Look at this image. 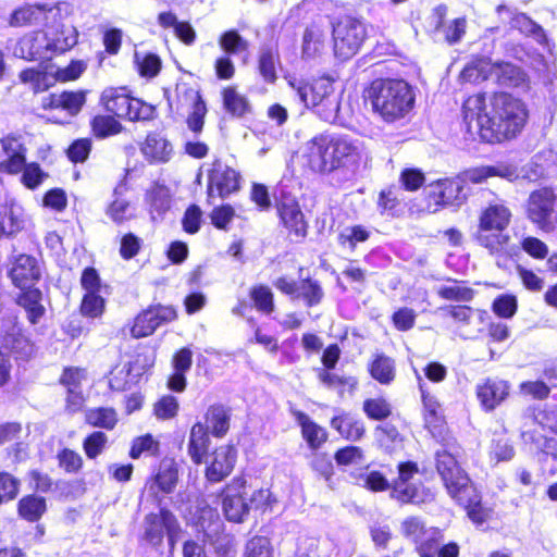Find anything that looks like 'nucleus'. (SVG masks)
<instances>
[{"instance_id":"obj_1","label":"nucleus","mask_w":557,"mask_h":557,"mask_svg":"<svg viewBox=\"0 0 557 557\" xmlns=\"http://www.w3.org/2000/svg\"><path fill=\"white\" fill-rule=\"evenodd\" d=\"M462 114L467 133L487 144L515 138L528 120L525 104L506 92L495 94L488 104L485 95L470 96L463 102Z\"/></svg>"},{"instance_id":"obj_2","label":"nucleus","mask_w":557,"mask_h":557,"mask_svg":"<svg viewBox=\"0 0 557 557\" xmlns=\"http://www.w3.org/2000/svg\"><path fill=\"white\" fill-rule=\"evenodd\" d=\"M78 32L73 25L47 24L44 29L25 34L14 48V55L27 61L51 60L53 55L72 49Z\"/></svg>"},{"instance_id":"obj_3","label":"nucleus","mask_w":557,"mask_h":557,"mask_svg":"<svg viewBox=\"0 0 557 557\" xmlns=\"http://www.w3.org/2000/svg\"><path fill=\"white\" fill-rule=\"evenodd\" d=\"M373 112L387 123L404 119L414 106V92L404 79L376 78L366 89Z\"/></svg>"},{"instance_id":"obj_4","label":"nucleus","mask_w":557,"mask_h":557,"mask_svg":"<svg viewBox=\"0 0 557 557\" xmlns=\"http://www.w3.org/2000/svg\"><path fill=\"white\" fill-rule=\"evenodd\" d=\"M510 216L511 213L507 207L491 205L482 211L480 223L473 233L474 240L496 258V264L502 269L507 268L515 251V248L509 244L510 236L505 233Z\"/></svg>"},{"instance_id":"obj_5","label":"nucleus","mask_w":557,"mask_h":557,"mask_svg":"<svg viewBox=\"0 0 557 557\" xmlns=\"http://www.w3.org/2000/svg\"><path fill=\"white\" fill-rule=\"evenodd\" d=\"M289 85L299 101L310 109L321 120L329 123L341 121V92L334 87L329 77H319L312 81L294 78Z\"/></svg>"},{"instance_id":"obj_6","label":"nucleus","mask_w":557,"mask_h":557,"mask_svg":"<svg viewBox=\"0 0 557 557\" xmlns=\"http://www.w3.org/2000/svg\"><path fill=\"white\" fill-rule=\"evenodd\" d=\"M310 164L321 173L357 163L359 150L347 136L323 133L310 141Z\"/></svg>"},{"instance_id":"obj_7","label":"nucleus","mask_w":557,"mask_h":557,"mask_svg":"<svg viewBox=\"0 0 557 557\" xmlns=\"http://www.w3.org/2000/svg\"><path fill=\"white\" fill-rule=\"evenodd\" d=\"M104 109L120 119L146 121L153 116L154 108L128 95L125 87L106 88L100 98Z\"/></svg>"},{"instance_id":"obj_8","label":"nucleus","mask_w":557,"mask_h":557,"mask_svg":"<svg viewBox=\"0 0 557 557\" xmlns=\"http://www.w3.org/2000/svg\"><path fill=\"white\" fill-rule=\"evenodd\" d=\"M557 195L550 187L533 190L527 201V216L540 230L550 233L557 230Z\"/></svg>"},{"instance_id":"obj_9","label":"nucleus","mask_w":557,"mask_h":557,"mask_svg":"<svg viewBox=\"0 0 557 557\" xmlns=\"http://www.w3.org/2000/svg\"><path fill=\"white\" fill-rule=\"evenodd\" d=\"M274 199L284 227L288 230L290 236L295 237L296 242L302 240L307 236L308 224L297 197L287 189L286 185L280 184L274 193Z\"/></svg>"},{"instance_id":"obj_10","label":"nucleus","mask_w":557,"mask_h":557,"mask_svg":"<svg viewBox=\"0 0 557 557\" xmlns=\"http://www.w3.org/2000/svg\"><path fill=\"white\" fill-rule=\"evenodd\" d=\"M70 4L59 2L55 5L28 4L14 10L10 16L9 24L13 27L28 25L60 24L69 14Z\"/></svg>"},{"instance_id":"obj_11","label":"nucleus","mask_w":557,"mask_h":557,"mask_svg":"<svg viewBox=\"0 0 557 557\" xmlns=\"http://www.w3.org/2000/svg\"><path fill=\"white\" fill-rule=\"evenodd\" d=\"M418 472L414 462H401L398 465V478L392 483L391 497L403 504H425L434 499L430 488L423 484L410 483V479Z\"/></svg>"},{"instance_id":"obj_12","label":"nucleus","mask_w":557,"mask_h":557,"mask_svg":"<svg viewBox=\"0 0 557 557\" xmlns=\"http://www.w3.org/2000/svg\"><path fill=\"white\" fill-rule=\"evenodd\" d=\"M367 36L366 27L357 18L347 17L333 28L335 53L348 59L356 54Z\"/></svg>"},{"instance_id":"obj_13","label":"nucleus","mask_w":557,"mask_h":557,"mask_svg":"<svg viewBox=\"0 0 557 557\" xmlns=\"http://www.w3.org/2000/svg\"><path fill=\"white\" fill-rule=\"evenodd\" d=\"M435 461L436 470L450 496L469 491L470 479L450 451L446 449L437 450Z\"/></svg>"},{"instance_id":"obj_14","label":"nucleus","mask_w":557,"mask_h":557,"mask_svg":"<svg viewBox=\"0 0 557 557\" xmlns=\"http://www.w3.org/2000/svg\"><path fill=\"white\" fill-rule=\"evenodd\" d=\"M1 346L15 355L16 359H28L34 351L33 343L24 334L16 317H7L0 326Z\"/></svg>"},{"instance_id":"obj_15","label":"nucleus","mask_w":557,"mask_h":557,"mask_svg":"<svg viewBox=\"0 0 557 557\" xmlns=\"http://www.w3.org/2000/svg\"><path fill=\"white\" fill-rule=\"evenodd\" d=\"M471 181L466 177V171L454 178L438 180L430 187L431 196L435 198L437 205L460 207L467 199Z\"/></svg>"},{"instance_id":"obj_16","label":"nucleus","mask_w":557,"mask_h":557,"mask_svg":"<svg viewBox=\"0 0 557 557\" xmlns=\"http://www.w3.org/2000/svg\"><path fill=\"white\" fill-rule=\"evenodd\" d=\"M176 318V311L171 306H150L139 313L131 329L132 336L135 338L151 335L160 325L168 323Z\"/></svg>"},{"instance_id":"obj_17","label":"nucleus","mask_w":557,"mask_h":557,"mask_svg":"<svg viewBox=\"0 0 557 557\" xmlns=\"http://www.w3.org/2000/svg\"><path fill=\"white\" fill-rule=\"evenodd\" d=\"M175 527L174 513L165 507H161L158 513L151 512L144 520L143 539L152 547L158 548L162 545L168 529Z\"/></svg>"},{"instance_id":"obj_18","label":"nucleus","mask_w":557,"mask_h":557,"mask_svg":"<svg viewBox=\"0 0 557 557\" xmlns=\"http://www.w3.org/2000/svg\"><path fill=\"white\" fill-rule=\"evenodd\" d=\"M510 385L498 377H486L478 383L475 393L484 411H493L509 395Z\"/></svg>"},{"instance_id":"obj_19","label":"nucleus","mask_w":557,"mask_h":557,"mask_svg":"<svg viewBox=\"0 0 557 557\" xmlns=\"http://www.w3.org/2000/svg\"><path fill=\"white\" fill-rule=\"evenodd\" d=\"M9 276L20 289L34 286L41 276L37 259L25 253L16 256L9 271Z\"/></svg>"},{"instance_id":"obj_20","label":"nucleus","mask_w":557,"mask_h":557,"mask_svg":"<svg viewBox=\"0 0 557 557\" xmlns=\"http://www.w3.org/2000/svg\"><path fill=\"white\" fill-rule=\"evenodd\" d=\"M237 457L236 449L231 445L216 448L212 454V460L206 468V479L210 483L222 482L231 474Z\"/></svg>"},{"instance_id":"obj_21","label":"nucleus","mask_w":557,"mask_h":557,"mask_svg":"<svg viewBox=\"0 0 557 557\" xmlns=\"http://www.w3.org/2000/svg\"><path fill=\"white\" fill-rule=\"evenodd\" d=\"M7 159L0 162V171L9 174H17L22 171L26 161V148L22 137L10 134L0 139Z\"/></svg>"},{"instance_id":"obj_22","label":"nucleus","mask_w":557,"mask_h":557,"mask_svg":"<svg viewBox=\"0 0 557 557\" xmlns=\"http://www.w3.org/2000/svg\"><path fill=\"white\" fill-rule=\"evenodd\" d=\"M208 178L209 197H213L214 191H216L218 196L225 198L239 188V175L235 170L228 166H222L221 164L215 165L210 171Z\"/></svg>"},{"instance_id":"obj_23","label":"nucleus","mask_w":557,"mask_h":557,"mask_svg":"<svg viewBox=\"0 0 557 557\" xmlns=\"http://www.w3.org/2000/svg\"><path fill=\"white\" fill-rule=\"evenodd\" d=\"M145 203L148 206L151 220L162 221L172 205V195L169 187L157 182L153 183L146 190Z\"/></svg>"},{"instance_id":"obj_24","label":"nucleus","mask_w":557,"mask_h":557,"mask_svg":"<svg viewBox=\"0 0 557 557\" xmlns=\"http://www.w3.org/2000/svg\"><path fill=\"white\" fill-rule=\"evenodd\" d=\"M86 102L85 91H62L60 94L52 92L42 101L45 109H62L71 116L78 114Z\"/></svg>"},{"instance_id":"obj_25","label":"nucleus","mask_w":557,"mask_h":557,"mask_svg":"<svg viewBox=\"0 0 557 557\" xmlns=\"http://www.w3.org/2000/svg\"><path fill=\"white\" fill-rule=\"evenodd\" d=\"M141 152L149 162L165 163L172 158L173 146L160 133H149L141 147Z\"/></svg>"},{"instance_id":"obj_26","label":"nucleus","mask_w":557,"mask_h":557,"mask_svg":"<svg viewBox=\"0 0 557 557\" xmlns=\"http://www.w3.org/2000/svg\"><path fill=\"white\" fill-rule=\"evenodd\" d=\"M16 302L25 310L26 318L33 325L39 323L46 314V308L42 305V293L39 288L30 286L21 289Z\"/></svg>"},{"instance_id":"obj_27","label":"nucleus","mask_w":557,"mask_h":557,"mask_svg":"<svg viewBox=\"0 0 557 557\" xmlns=\"http://www.w3.org/2000/svg\"><path fill=\"white\" fill-rule=\"evenodd\" d=\"M497 13L502 16L506 13L509 16L511 28L518 29L522 34L533 36L537 41L545 39V32L541 25L534 22L525 13H513L508 7L500 4L497 7Z\"/></svg>"},{"instance_id":"obj_28","label":"nucleus","mask_w":557,"mask_h":557,"mask_svg":"<svg viewBox=\"0 0 557 557\" xmlns=\"http://www.w3.org/2000/svg\"><path fill=\"white\" fill-rule=\"evenodd\" d=\"M209 444L208 428L201 422L195 423L189 434L188 454L196 465L203 462V458L208 454Z\"/></svg>"},{"instance_id":"obj_29","label":"nucleus","mask_w":557,"mask_h":557,"mask_svg":"<svg viewBox=\"0 0 557 557\" xmlns=\"http://www.w3.org/2000/svg\"><path fill=\"white\" fill-rule=\"evenodd\" d=\"M451 497L467 509L468 517L474 523L482 524L486 521L488 511L482 506L481 499L472 485H469V491L454 494Z\"/></svg>"},{"instance_id":"obj_30","label":"nucleus","mask_w":557,"mask_h":557,"mask_svg":"<svg viewBox=\"0 0 557 557\" xmlns=\"http://www.w3.org/2000/svg\"><path fill=\"white\" fill-rule=\"evenodd\" d=\"M222 496V510L226 520L242 523L249 515V504L244 495L224 494Z\"/></svg>"},{"instance_id":"obj_31","label":"nucleus","mask_w":557,"mask_h":557,"mask_svg":"<svg viewBox=\"0 0 557 557\" xmlns=\"http://www.w3.org/2000/svg\"><path fill=\"white\" fill-rule=\"evenodd\" d=\"M295 418L301 426V433L308 446L311 449H318L327 440L326 431L313 422L308 414L302 411H296Z\"/></svg>"},{"instance_id":"obj_32","label":"nucleus","mask_w":557,"mask_h":557,"mask_svg":"<svg viewBox=\"0 0 557 557\" xmlns=\"http://www.w3.org/2000/svg\"><path fill=\"white\" fill-rule=\"evenodd\" d=\"M492 176H499L512 181L518 177V173L515 166L506 164L480 166L466 171V177L474 184H480Z\"/></svg>"},{"instance_id":"obj_33","label":"nucleus","mask_w":557,"mask_h":557,"mask_svg":"<svg viewBox=\"0 0 557 557\" xmlns=\"http://www.w3.org/2000/svg\"><path fill=\"white\" fill-rule=\"evenodd\" d=\"M281 65L278 50L274 46H262L259 52L258 70L262 78L273 84L276 78V67Z\"/></svg>"},{"instance_id":"obj_34","label":"nucleus","mask_w":557,"mask_h":557,"mask_svg":"<svg viewBox=\"0 0 557 557\" xmlns=\"http://www.w3.org/2000/svg\"><path fill=\"white\" fill-rule=\"evenodd\" d=\"M231 413L228 408L221 404L212 405L206 412L207 426L215 437L224 436L230 429Z\"/></svg>"},{"instance_id":"obj_35","label":"nucleus","mask_w":557,"mask_h":557,"mask_svg":"<svg viewBox=\"0 0 557 557\" xmlns=\"http://www.w3.org/2000/svg\"><path fill=\"white\" fill-rule=\"evenodd\" d=\"M331 426L335 429L341 436L349 441H359L364 434L363 422L350 414L334 417L331 420Z\"/></svg>"},{"instance_id":"obj_36","label":"nucleus","mask_w":557,"mask_h":557,"mask_svg":"<svg viewBox=\"0 0 557 557\" xmlns=\"http://www.w3.org/2000/svg\"><path fill=\"white\" fill-rule=\"evenodd\" d=\"M24 227L22 209L18 206H2L0 208V233L3 235H14Z\"/></svg>"},{"instance_id":"obj_37","label":"nucleus","mask_w":557,"mask_h":557,"mask_svg":"<svg viewBox=\"0 0 557 557\" xmlns=\"http://www.w3.org/2000/svg\"><path fill=\"white\" fill-rule=\"evenodd\" d=\"M178 480L177 465L172 459H163L160 462L154 482L160 491L170 494L174 491Z\"/></svg>"},{"instance_id":"obj_38","label":"nucleus","mask_w":557,"mask_h":557,"mask_svg":"<svg viewBox=\"0 0 557 557\" xmlns=\"http://www.w3.org/2000/svg\"><path fill=\"white\" fill-rule=\"evenodd\" d=\"M17 510L25 520L38 521L47 510L46 499L34 494L24 496L18 500Z\"/></svg>"},{"instance_id":"obj_39","label":"nucleus","mask_w":557,"mask_h":557,"mask_svg":"<svg viewBox=\"0 0 557 557\" xmlns=\"http://www.w3.org/2000/svg\"><path fill=\"white\" fill-rule=\"evenodd\" d=\"M296 299H301L309 308L320 305L324 298V290L319 281L310 277L302 278L298 284Z\"/></svg>"},{"instance_id":"obj_40","label":"nucleus","mask_w":557,"mask_h":557,"mask_svg":"<svg viewBox=\"0 0 557 557\" xmlns=\"http://www.w3.org/2000/svg\"><path fill=\"white\" fill-rule=\"evenodd\" d=\"M324 34L318 26L307 27L302 36V58L313 59L322 51Z\"/></svg>"},{"instance_id":"obj_41","label":"nucleus","mask_w":557,"mask_h":557,"mask_svg":"<svg viewBox=\"0 0 557 557\" xmlns=\"http://www.w3.org/2000/svg\"><path fill=\"white\" fill-rule=\"evenodd\" d=\"M90 126L95 137L103 139L121 133L122 124L110 115L98 114L90 121Z\"/></svg>"},{"instance_id":"obj_42","label":"nucleus","mask_w":557,"mask_h":557,"mask_svg":"<svg viewBox=\"0 0 557 557\" xmlns=\"http://www.w3.org/2000/svg\"><path fill=\"white\" fill-rule=\"evenodd\" d=\"M372 377L381 384H389L395 377L394 360L385 355H379L370 366Z\"/></svg>"},{"instance_id":"obj_43","label":"nucleus","mask_w":557,"mask_h":557,"mask_svg":"<svg viewBox=\"0 0 557 557\" xmlns=\"http://www.w3.org/2000/svg\"><path fill=\"white\" fill-rule=\"evenodd\" d=\"M252 307L258 311L270 314L274 311L273 293L267 285H256L249 292Z\"/></svg>"},{"instance_id":"obj_44","label":"nucleus","mask_w":557,"mask_h":557,"mask_svg":"<svg viewBox=\"0 0 557 557\" xmlns=\"http://www.w3.org/2000/svg\"><path fill=\"white\" fill-rule=\"evenodd\" d=\"M86 422L96 428L112 430L117 422V416L112 408H95L87 411Z\"/></svg>"},{"instance_id":"obj_45","label":"nucleus","mask_w":557,"mask_h":557,"mask_svg":"<svg viewBox=\"0 0 557 557\" xmlns=\"http://www.w3.org/2000/svg\"><path fill=\"white\" fill-rule=\"evenodd\" d=\"M495 75L498 84L506 87L518 86L524 81V73L511 63L498 64Z\"/></svg>"},{"instance_id":"obj_46","label":"nucleus","mask_w":557,"mask_h":557,"mask_svg":"<svg viewBox=\"0 0 557 557\" xmlns=\"http://www.w3.org/2000/svg\"><path fill=\"white\" fill-rule=\"evenodd\" d=\"M219 45L225 55L237 54L248 49V41L235 29L224 32L220 36Z\"/></svg>"},{"instance_id":"obj_47","label":"nucleus","mask_w":557,"mask_h":557,"mask_svg":"<svg viewBox=\"0 0 557 557\" xmlns=\"http://www.w3.org/2000/svg\"><path fill=\"white\" fill-rule=\"evenodd\" d=\"M133 363L125 364L121 370H114L109 381L110 388L116 392L129 389L136 383L135 377L140 375L139 373L133 375Z\"/></svg>"},{"instance_id":"obj_48","label":"nucleus","mask_w":557,"mask_h":557,"mask_svg":"<svg viewBox=\"0 0 557 557\" xmlns=\"http://www.w3.org/2000/svg\"><path fill=\"white\" fill-rule=\"evenodd\" d=\"M223 103L225 110L234 116H243L248 110L247 99L240 96L233 87L224 89Z\"/></svg>"},{"instance_id":"obj_49","label":"nucleus","mask_w":557,"mask_h":557,"mask_svg":"<svg viewBox=\"0 0 557 557\" xmlns=\"http://www.w3.org/2000/svg\"><path fill=\"white\" fill-rule=\"evenodd\" d=\"M189 92L194 98V111L187 119V125L190 131L200 133L203 127V119L207 111L206 103L198 91L189 89Z\"/></svg>"},{"instance_id":"obj_50","label":"nucleus","mask_w":557,"mask_h":557,"mask_svg":"<svg viewBox=\"0 0 557 557\" xmlns=\"http://www.w3.org/2000/svg\"><path fill=\"white\" fill-rule=\"evenodd\" d=\"M426 527L422 518L410 516L401 522L400 533L407 541L414 545Z\"/></svg>"},{"instance_id":"obj_51","label":"nucleus","mask_w":557,"mask_h":557,"mask_svg":"<svg viewBox=\"0 0 557 557\" xmlns=\"http://www.w3.org/2000/svg\"><path fill=\"white\" fill-rule=\"evenodd\" d=\"M492 309L499 318L510 319L515 315L518 309L517 298L509 294L499 295L494 299Z\"/></svg>"},{"instance_id":"obj_52","label":"nucleus","mask_w":557,"mask_h":557,"mask_svg":"<svg viewBox=\"0 0 557 557\" xmlns=\"http://www.w3.org/2000/svg\"><path fill=\"white\" fill-rule=\"evenodd\" d=\"M363 411L372 420H384L391 416L392 408L383 398H370L363 401Z\"/></svg>"},{"instance_id":"obj_53","label":"nucleus","mask_w":557,"mask_h":557,"mask_svg":"<svg viewBox=\"0 0 557 557\" xmlns=\"http://www.w3.org/2000/svg\"><path fill=\"white\" fill-rule=\"evenodd\" d=\"M444 541V532L437 527H430L429 537L423 541L420 548L417 550L420 557H435L438 546Z\"/></svg>"},{"instance_id":"obj_54","label":"nucleus","mask_w":557,"mask_h":557,"mask_svg":"<svg viewBox=\"0 0 557 557\" xmlns=\"http://www.w3.org/2000/svg\"><path fill=\"white\" fill-rule=\"evenodd\" d=\"M334 459L338 466H360L364 462L363 450L358 446H346L338 449Z\"/></svg>"},{"instance_id":"obj_55","label":"nucleus","mask_w":557,"mask_h":557,"mask_svg":"<svg viewBox=\"0 0 557 557\" xmlns=\"http://www.w3.org/2000/svg\"><path fill=\"white\" fill-rule=\"evenodd\" d=\"M104 310V299L99 293H86L82 304L81 312L88 318H97L102 314Z\"/></svg>"},{"instance_id":"obj_56","label":"nucleus","mask_w":557,"mask_h":557,"mask_svg":"<svg viewBox=\"0 0 557 557\" xmlns=\"http://www.w3.org/2000/svg\"><path fill=\"white\" fill-rule=\"evenodd\" d=\"M491 456L499 461H508L515 456V449L508 437L504 435L495 436L492 440Z\"/></svg>"},{"instance_id":"obj_57","label":"nucleus","mask_w":557,"mask_h":557,"mask_svg":"<svg viewBox=\"0 0 557 557\" xmlns=\"http://www.w3.org/2000/svg\"><path fill=\"white\" fill-rule=\"evenodd\" d=\"M108 443V436L101 431H95L89 434L83 443V448L89 459L99 456Z\"/></svg>"},{"instance_id":"obj_58","label":"nucleus","mask_w":557,"mask_h":557,"mask_svg":"<svg viewBox=\"0 0 557 557\" xmlns=\"http://www.w3.org/2000/svg\"><path fill=\"white\" fill-rule=\"evenodd\" d=\"M57 459L59 467L66 473H77L83 467L82 456L70 448L61 449L57 455Z\"/></svg>"},{"instance_id":"obj_59","label":"nucleus","mask_w":557,"mask_h":557,"mask_svg":"<svg viewBox=\"0 0 557 557\" xmlns=\"http://www.w3.org/2000/svg\"><path fill=\"white\" fill-rule=\"evenodd\" d=\"M22 171L21 181L29 189H36L48 176L36 162H25Z\"/></svg>"},{"instance_id":"obj_60","label":"nucleus","mask_w":557,"mask_h":557,"mask_svg":"<svg viewBox=\"0 0 557 557\" xmlns=\"http://www.w3.org/2000/svg\"><path fill=\"white\" fill-rule=\"evenodd\" d=\"M159 449V444L156 442L150 434L138 436L133 440L129 457L132 459H138L144 453L154 455Z\"/></svg>"},{"instance_id":"obj_61","label":"nucleus","mask_w":557,"mask_h":557,"mask_svg":"<svg viewBox=\"0 0 557 557\" xmlns=\"http://www.w3.org/2000/svg\"><path fill=\"white\" fill-rule=\"evenodd\" d=\"M245 557H273L270 540L265 536H255L246 544Z\"/></svg>"},{"instance_id":"obj_62","label":"nucleus","mask_w":557,"mask_h":557,"mask_svg":"<svg viewBox=\"0 0 557 557\" xmlns=\"http://www.w3.org/2000/svg\"><path fill=\"white\" fill-rule=\"evenodd\" d=\"M135 61L141 76L153 77L161 70V59L154 53H146L141 59L135 53Z\"/></svg>"},{"instance_id":"obj_63","label":"nucleus","mask_w":557,"mask_h":557,"mask_svg":"<svg viewBox=\"0 0 557 557\" xmlns=\"http://www.w3.org/2000/svg\"><path fill=\"white\" fill-rule=\"evenodd\" d=\"M20 490V481L9 472H0V504L14 499Z\"/></svg>"},{"instance_id":"obj_64","label":"nucleus","mask_w":557,"mask_h":557,"mask_svg":"<svg viewBox=\"0 0 557 557\" xmlns=\"http://www.w3.org/2000/svg\"><path fill=\"white\" fill-rule=\"evenodd\" d=\"M369 231L362 225H355L351 227L344 228L338 238L342 245L348 244L350 248H354L358 243H363L369 238Z\"/></svg>"}]
</instances>
